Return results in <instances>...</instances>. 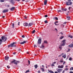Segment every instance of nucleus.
<instances>
[{"label":"nucleus","instance_id":"nucleus-10","mask_svg":"<svg viewBox=\"0 0 73 73\" xmlns=\"http://www.w3.org/2000/svg\"><path fill=\"white\" fill-rule=\"evenodd\" d=\"M58 68H64V65H61V66L58 65Z\"/></svg>","mask_w":73,"mask_h":73},{"label":"nucleus","instance_id":"nucleus-46","mask_svg":"<svg viewBox=\"0 0 73 73\" xmlns=\"http://www.w3.org/2000/svg\"><path fill=\"white\" fill-rule=\"evenodd\" d=\"M62 46H59V49H62Z\"/></svg>","mask_w":73,"mask_h":73},{"label":"nucleus","instance_id":"nucleus-50","mask_svg":"<svg viewBox=\"0 0 73 73\" xmlns=\"http://www.w3.org/2000/svg\"><path fill=\"white\" fill-rule=\"evenodd\" d=\"M18 50H19V51H21V49H20V48Z\"/></svg>","mask_w":73,"mask_h":73},{"label":"nucleus","instance_id":"nucleus-20","mask_svg":"<svg viewBox=\"0 0 73 73\" xmlns=\"http://www.w3.org/2000/svg\"><path fill=\"white\" fill-rule=\"evenodd\" d=\"M34 67L36 69H37V67H38L37 64L35 65H34Z\"/></svg>","mask_w":73,"mask_h":73},{"label":"nucleus","instance_id":"nucleus-61","mask_svg":"<svg viewBox=\"0 0 73 73\" xmlns=\"http://www.w3.org/2000/svg\"><path fill=\"white\" fill-rule=\"evenodd\" d=\"M20 0H16V1H20Z\"/></svg>","mask_w":73,"mask_h":73},{"label":"nucleus","instance_id":"nucleus-51","mask_svg":"<svg viewBox=\"0 0 73 73\" xmlns=\"http://www.w3.org/2000/svg\"><path fill=\"white\" fill-rule=\"evenodd\" d=\"M38 9L39 11H40V10H41V9L40 8H39Z\"/></svg>","mask_w":73,"mask_h":73},{"label":"nucleus","instance_id":"nucleus-22","mask_svg":"<svg viewBox=\"0 0 73 73\" xmlns=\"http://www.w3.org/2000/svg\"><path fill=\"white\" fill-rule=\"evenodd\" d=\"M64 36H61L60 38V40H62V39L63 38H64Z\"/></svg>","mask_w":73,"mask_h":73},{"label":"nucleus","instance_id":"nucleus-57","mask_svg":"<svg viewBox=\"0 0 73 73\" xmlns=\"http://www.w3.org/2000/svg\"><path fill=\"white\" fill-rule=\"evenodd\" d=\"M38 73H40V71L39 70L38 71Z\"/></svg>","mask_w":73,"mask_h":73},{"label":"nucleus","instance_id":"nucleus-11","mask_svg":"<svg viewBox=\"0 0 73 73\" xmlns=\"http://www.w3.org/2000/svg\"><path fill=\"white\" fill-rule=\"evenodd\" d=\"M23 25L24 26H25V27H27V26L28 25V23H24L23 24Z\"/></svg>","mask_w":73,"mask_h":73},{"label":"nucleus","instance_id":"nucleus-44","mask_svg":"<svg viewBox=\"0 0 73 73\" xmlns=\"http://www.w3.org/2000/svg\"><path fill=\"white\" fill-rule=\"evenodd\" d=\"M48 17V15H46L44 16V17Z\"/></svg>","mask_w":73,"mask_h":73},{"label":"nucleus","instance_id":"nucleus-4","mask_svg":"<svg viewBox=\"0 0 73 73\" xmlns=\"http://www.w3.org/2000/svg\"><path fill=\"white\" fill-rule=\"evenodd\" d=\"M72 4V2L68 1L66 2V5H71Z\"/></svg>","mask_w":73,"mask_h":73},{"label":"nucleus","instance_id":"nucleus-35","mask_svg":"<svg viewBox=\"0 0 73 73\" xmlns=\"http://www.w3.org/2000/svg\"><path fill=\"white\" fill-rule=\"evenodd\" d=\"M28 62L29 63V65H30L31 63V62H30V61L29 60H28Z\"/></svg>","mask_w":73,"mask_h":73},{"label":"nucleus","instance_id":"nucleus-34","mask_svg":"<svg viewBox=\"0 0 73 73\" xmlns=\"http://www.w3.org/2000/svg\"><path fill=\"white\" fill-rule=\"evenodd\" d=\"M73 70V67L71 68L70 69V70Z\"/></svg>","mask_w":73,"mask_h":73},{"label":"nucleus","instance_id":"nucleus-18","mask_svg":"<svg viewBox=\"0 0 73 73\" xmlns=\"http://www.w3.org/2000/svg\"><path fill=\"white\" fill-rule=\"evenodd\" d=\"M15 9V7H13L11 8V10L12 11H13Z\"/></svg>","mask_w":73,"mask_h":73},{"label":"nucleus","instance_id":"nucleus-19","mask_svg":"<svg viewBox=\"0 0 73 73\" xmlns=\"http://www.w3.org/2000/svg\"><path fill=\"white\" fill-rule=\"evenodd\" d=\"M68 19L67 20H70V17L69 16H67L66 17Z\"/></svg>","mask_w":73,"mask_h":73},{"label":"nucleus","instance_id":"nucleus-49","mask_svg":"<svg viewBox=\"0 0 73 73\" xmlns=\"http://www.w3.org/2000/svg\"><path fill=\"white\" fill-rule=\"evenodd\" d=\"M10 46L11 47V44H10V45H9L8 46V48H9L10 47Z\"/></svg>","mask_w":73,"mask_h":73},{"label":"nucleus","instance_id":"nucleus-31","mask_svg":"<svg viewBox=\"0 0 73 73\" xmlns=\"http://www.w3.org/2000/svg\"><path fill=\"white\" fill-rule=\"evenodd\" d=\"M12 28H14V26H15V24H14V23H13L12 25Z\"/></svg>","mask_w":73,"mask_h":73},{"label":"nucleus","instance_id":"nucleus-9","mask_svg":"<svg viewBox=\"0 0 73 73\" xmlns=\"http://www.w3.org/2000/svg\"><path fill=\"white\" fill-rule=\"evenodd\" d=\"M33 23H30L28 24V27H31L32 25H33Z\"/></svg>","mask_w":73,"mask_h":73},{"label":"nucleus","instance_id":"nucleus-14","mask_svg":"<svg viewBox=\"0 0 73 73\" xmlns=\"http://www.w3.org/2000/svg\"><path fill=\"white\" fill-rule=\"evenodd\" d=\"M11 3L12 4L14 5V4H15V2H14L13 0H11Z\"/></svg>","mask_w":73,"mask_h":73},{"label":"nucleus","instance_id":"nucleus-2","mask_svg":"<svg viewBox=\"0 0 73 73\" xmlns=\"http://www.w3.org/2000/svg\"><path fill=\"white\" fill-rule=\"evenodd\" d=\"M19 62H20V61H16V60L15 59H14L11 62L12 64H13H13H15V65H17V63H19Z\"/></svg>","mask_w":73,"mask_h":73},{"label":"nucleus","instance_id":"nucleus-17","mask_svg":"<svg viewBox=\"0 0 73 73\" xmlns=\"http://www.w3.org/2000/svg\"><path fill=\"white\" fill-rule=\"evenodd\" d=\"M44 48V44H42V46L40 47V48Z\"/></svg>","mask_w":73,"mask_h":73},{"label":"nucleus","instance_id":"nucleus-42","mask_svg":"<svg viewBox=\"0 0 73 73\" xmlns=\"http://www.w3.org/2000/svg\"><path fill=\"white\" fill-rule=\"evenodd\" d=\"M68 51H67L68 52H70V48H68Z\"/></svg>","mask_w":73,"mask_h":73},{"label":"nucleus","instance_id":"nucleus-25","mask_svg":"<svg viewBox=\"0 0 73 73\" xmlns=\"http://www.w3.org/2000/svg\"><path fill=\"white\" fill-rule=\"evenodd\" d=\"M44 43H45V44H48V42L46 40H45L44 41Z\"/></svg>","mask_w":73,"mask_h":73},{"label":"nucleus","instance_id":"nucleus-32","mask_svg":"<svg viewBox=\"0 0 73 73\" xmlns=\"http://www.w3.org/2000/svg\"><path fill=\"white\" fill-rule=\"evenodd\" d=\"M0 2L1 3L4 2V0H0Z\"/></svg>","mask_w":73,"mask_h":73},{"label":"nucleus","instance_id":"nucleus-45","mask_svg":"<svg viewBox=\"0 0 73 73\" xmlns=\"http://www.w3.org/2000/svg\"><path fill=\"white\" fill-rule=\"evenodd\" d=\"M68 70V68H66L65 69V70Z\"/></svg>","mask_w":73,"mask_h":73},{"label":"nucleus","instance_id":"nucleus-38","mask_svg":"<svg viewBox=\"0 0 73 73\" xmlns=\"http://www.w3.org/2000/svg\"><path fill=\"white\" fill-rule=\"evenodd\" d=\"M7 68H8V69H9V68H10V67L9 66H7Z\"/></svg>","mask_w":73,"mask_h":73},{"label":"nucleus","instance_id":"nucleus-8","mask_svg":"<svg viewBox=\"0 0 73 73\" xmlns=\"http://www.w3.org/2000/svg\"><path fill=\"white\" fill-rule=\"evenodd\" d=\"M72 44H70L69 45H68V47H69V48H73V42H72Z\"/></svg>","mask_w":73,"mask_h":73},{"label":"nucleus","instance_id":"nucleus-12","mask_svg":"<svg viewBox=\"0 0 73 73\" xmlns=\"http://www.w3.org/2000/svg\"><path fill=\"white\" fill-rule=\"evenodd\" d=\"M27 42V41H25L22 42H21V43H20V44H25V43H26Z\"/></svg>","mask_w":73,"mask_h":73},{"label":"nucleus","instance_id":"nucleus-13","mask_svg":"<svg viewBox=\"0 0 73 73\" xmlns=\"http://www.w3.org/2000/svg\"><path fill=\"white\" fill-rule=\"evenodd\" d=\"M58 23V21L55 22L54 23L55 25H57V26L58 25H59L58 24H57V23Z\"/></svg>","mask_w":73,"mask_h":73},{"label":"nucleus","instance_id":"nucleus-54","mask_svg":"<svg viewBox=\"0 0 73 73\" xmlns=\"http://www.w3.org/2000/svg\"><path fill=\"white\" fill-rule=\"evenodd\" d=\"M60 33H61V34H62V35H63V33L62 32H60Z\"/></svg>","mask_w":73,"mask_h":73},{"label":"nucleus","instance_id":"nucleus-3","mask_svg":"<svg viewBox=\"0 0 73 73\" xmlns=\"http://www.w3.org/2000/svg\"><path fill=\"white\" fill-rule=\"evenodd\" d=\"M17 43L16 42H13V43L10 44L11 47V48L14 47H16V46L15 45V44H16Z\"/></svg>","mask_w":73,"mask_h":73},{"label":"nucleus","instance_id":"nucleus-15","mask_svg":"<svg viewBox=\"0 0 73 73\" xmlns=\"http://www.w3.org/2000/svg\"><path fill=\"white\" fill-rule=\"evenodd\" d=\"M5 60H8V59H9V57L5 56Z\"/></svg>","mask_w":73,"mask_h":73},{"label":"nucleus","instance_id":"nucleus-23","mask_svg":"<svg viewBox=\"0 0 73 73\" xmlns=\"http://www.w3.org/2000/svg\"><path fill=\"white\" fill-rule=\"evenodd\" d=\"M64 62V60H63V59H61L60 60V62Z\"/></svg>","mask_w":73,"mask_h":73},{"label":"nucleus","instance_id":"nucleus-21","mask_svg":"<svg viewBox=\"0 0 73 73\" xmlns=\"http://www.w3.org/2000/svg\"><path fill=\"white\" fill-rule=\"evenodd\" d=\"M48 72H49V73H54V72H53V71L51 70H49L48 71Z\"/></svg>","mask_w":73,"mask_h":73},{"label":"nucleus","instance_id":"nucleus-29","mask_svg":"<svg viewBox=\"0 0 73 73\" xmlns=\"http://www.w3.org/2000/svg\"><path fill=\"white\" fill-rule=\"evenodd\" d=\"M35 33V30H34L32 32V33H33V34L34 33Z\"/></svg>","mask_w":73,"mask_h":73},{"label":"nucleus","instance_id":"nucleus-60","mask_svg":"<svg viewBox=\"0 0 73 73\" xmlns=\"http://www.w3.org/2000/svg\"><path fill=\"white\" fill-rule=\"evenodd\" d=\"M16 52H14L13 53V54H16Z\"/></svg>","mask_w":73,"mask_h":73},{"label":"nucleus","instance_id":"nucleus-43","mask_svg":"<svg viewBox=\"0 0 73 73\" xmlns=\"http://www.w3.org/2000/svg\"><path fill=\"white\" fill-rule=\"evenodd\" d=\"M34 48H36V47H37V46L35 44L34 45Z\"/></svg>","mask_w":73,"mask_h":73},{"label":"nucleus","instance_id":"nucleus-36","mask_svg":"<svg viewBox=\"0 0 73 73\" xmlns=\"http://www.w3.org/2000/svg\"><path fill=\"white\" fill-rule=\"evenodd\" d=\"M44 23L46 24L47 23H48V21H47L46 20L44 21Z\"/></svg>","mask_w":73,"mask_h":73},{"label":"nucleus","instance_id":"nucleus-40","mask_svg":"<svg viewBox=\"0 0 73 73\" xmlns=\"http://www.w3.org/2000/svg\"><path fill=\"white\" fill-rule=\"evenodd\" d=\"M51 66H54V64H52L51 65Z\"/></svg>","mask_w":73,"mask_h":73},{"label":"nucleus","instance_id":"nucleus-33","mask_svg":"<svg viewBox=\"0 0 73 73\" xmlns=\"http://www.w3.org/2000/svg\"><path fill=\"white\" fill-rule=\"evenodd\" d=\"M69 60L70 61H72V58L70 57L69 58Z\"/></svg>","mask_w":73,"mask_h":73},{"label":"nucleus","instance_id":"nucleus-58","mask_svg":"<svg viewBox=\"0 0 73 73\" xmlns=\"http://www.w3.org/2000/svg\"><path fill=\"white\" fill-rule=\"evenodd\" d=\"M27 54H29V52H27Z\"/></svg>","mask_w":73,"mask_h":73},{"label":"nucleus","instance_id":"nucleus-41","mask_svg":"<svg viewBox=\"0 0 73 73\" xmlns=\"http://www.w3.org/2000/svg\"><path fill=\"white\" fill-rule=\"evenodd\" d=\"M55 19H56V20H58V18L57 17H55Z\"/></svg>","mask_w":73,"mask_h":73},{"label":"nucleus","instance_id":"nucleus-47","mask_svg":"<svg viewBox=\"0 0 73 73\" xmlns=\"http://www.w3.org/2000/svg\"><path fill=\"white\" fill-rule=\"evenodd\" d=\"M22 37L23 38H24L25 37V36L24 35H22Z\"/></svg>","mask_w":73,"mask_h":73},{"label":"nucleus","instance_id":"nucleus-27","mask_svg":"<svg viewBox=\"0 0 73 73\" xmlns=\"http://www.w3.org/2000/svg\"><path fill=\"white\" fill-rule=\"evenodd\" d=\"M65 45V43H63L61 44V46H64Z\"/></svg>","mask_w":73,"mask_h":73},{"label":"nucleus","instance_id":"nucleus-5","mask_svg":"<svg viewBox=\"0 0 73 73\" xmlns=\"http://www.w3.org/2000/svg\"><path fill=\"white\" fill-rule=\"evenodd\" d=\"M56 70L58 73H61L62 72V69L60 68H57Z\"/></svg>","mask_w":73,"mask_h":73},{"label":"nucleus","instance_id":"nucleus-56","mask_svg":"<svg viewBox=\"0 0 73 73\" xmlns=\"http://www.w3.org/2000/svg\"><path fill=\"white\" fill-rule=\"evenodd\" d=\"M70 73H73V72H72V71H70Z\"/></svg>","mask_w":73,"mask_h":73},{"label":"nucleus","instance_id":"nucleus-62","mask_svg":"<svg viewBox=\"0 0 73 73\" xmlns=\"http://www.w3.org/2000/svg\"><path fill=\"white\" fill-rule=\"evenodd\" d=\"M54 73H58V72H57V71H55L54 72Z\"/></svg>","mask_w":73,"mask_h":73},{"label":"nucleus","instance_id":"nucleus-55","mask_svg":"<svg viewBox=\"0 0 73 73\" xmlns=\"http://www.w3.org/2000/svg\"><path fill=\"white\" fill-rule=\"evenodd\" d=\"M55 31H58V30H57V29L55 28Z\"/></svg>","mask_w":73,"mask_h":73},{"label":"nucleus","instance_id":"nucleus-30","mask_svg":"<svg viewBox=\"0 0 73 73\" xmlns=\"http://www.w3.org/2000/svg\"><path fill=\"white\" fill-rule=\"evenodd\" d=\"M58 12H62V11L60 10H58Z\"/></svg>","mask_w":73,"mask_h":73},{"label":"nucleus","instance_id":"nucleus-59","mask_svg":"<svg viewBox=\"0 0 73 73\" xmlns=\"http://www.w3.org/2000/svg\"><path fill=\"white\" fill-rule=\"evenodd\" d=\"M64 72H65V70H64L63 71L62 73H64Z\"/></svg>","mask_w":73,"mask_h":73},{"label":"nucleus","instance_id":"nucleus-1","mask_svg":"<svg viewBox=\"0 0 73 73\" xmlns=\"http://www.w3.org/2000/svg\"><path fill=\"white\" fill-rule=\"evenodd\" d=\"M1 39H0V45H1L3 42V41L5 42L7 40V38L5 36H2L1 37Z\"/></svg>","mask_w":73,"mask_h":73},{"label":"nucleus","instance_id":"nucleus-53","mask_svg":"<svg viewBox=\"0 0 73 73\" xmlns=\"http://www.w3.org/2000/svg\"><path fill=\"white\" fill-rule=\"evenodd\" d=\"M61 56H62V54H60V55H59L58 56V57H61Z\"/></svg>","mask_w":73,"mask_h":73},{"label":"nucleus","instance_id":"nucleus-6","mask_svg":"<svg viewBox=\"0 0 73 73\" xmlns=\"http://www.w3.org/2000/svg\"><path fill=\"white\" fill-rule=\"evenodd\" d=\"M41 39L39 38L38 39V44H41Z\"/></svg>","mask_w":73,"mask_h":73},{"label":"nucleus","instance_id":"nucleus-24","mask_svg":"<svg viewBox=\"0 0 73 73\" xmlns=\"http://www.w3.org/2000/svg\"><path fill=\"white\" fill-rule=\"evenodd\" d=\"M41 69L42 72H44V71H45L44 68H41Z\"/></svg>","mask_w":73,"mask_h":73},{"label":"nucleus","instance_id":"nucleus-64","mask_svg":"<svg viewBox=\"0 0 73 73\" xmlns=\"http://www.w3.org/2000/svg\"><path fill=\"white\" fill-rule=\"evenodd\" d=\"M2 17H3V18H5V16H3Z\"/></svg>","mask_w":73,"mask_h":73},{"label":"nucleus","instance_id":"nucleus-39","mask_svg":"<svg viewBox=\"0 0 73 73\" xmlns=\"http://www.w3.org/2000/svg\"><path fill=\"white\" fill-rule=\"evenodd\" d=\"M65 40H64L63 41H62V42H63V43H65Z\"/></svg>","mask_w":73,"mask_h":73},{"label":"nucleus","instance_id":"nucleus-26","mask_svg":"<svg viewBox=\"0 0 73 73\" xmlns=\"http://www.w3.org/2000/svg\"><path fill=\"white\" fill-rule=\"evenodd\" d=\"M68 37H70L71 38H73V36H72L69 35Z\"/></svg>","mask_w":73,"mask_h":73},{"label":"nucleus","instance_id":"nucleus-63","mask_svg":"<svg viewBox=\"0 0 73 73\" xmlns=\"http://www.w3.org/2000/svg\"><path fill=\"white\" fill-rule=\"evenodd\" d=\"M62 11H64V9L63 8H62Z\"/></svg>","mask_w":73,"mask_h":73},{"label":"nucleus","instance_id":"nucleus-16","mask_svg":"<svg viewBox=\"0 0 73 73\" xmlns=\"http://www.w3.org/2000/svg\"><path fill=\"white\" fill-rule=\"evenodd\" d=\"M47 1H48V0H45V1H44V5H46Z\"/></svg>","mask_w":73,"mask_h":73},{"label":"nucleus","instance_id":"nucleus-7","mask_svg":"<svg viewBox=\"0 0 73 73\" xmlns=\"http://www.w3.org/2000/svg\"><path fill=\"white\" fill-rule=\"evenodd\" d=\"M8 11H9V10L8 9H7L6 10L5 9L3 11L2 13H6V12H8Z\"/></svg>","mask_w":73,"mask_h":73},{"label":"nucleus","instance_id":"nucleus-52","mask_svg":"<svg viewBox=\"0 0 73 73\" xmlns=\"http://www.w3.org/2000/svg\"><path fill=\"white\" fill-rule=\"evenodd\" d=\"M65 63H66V62H65L64 61V62L63 63V65H64V64H65Z\"/></svg>","mask_w":73,"mask_h":73},{"label":"nucleus","instance_id":"nucleus-28","mask_svg":"<svg viewBox=\"0 0 73 73\" xmlns=\"http://www.w3.org/2000/svg\"><path fill=\"white\" fill-rule=\"evenodd\" d=\"M62 57H64V58H66V54H64V56H62Z\"/></svg>","mask_w":73,"mask_h":73},{"label":"nucleus","instance_id":"nucleus-37","mask_svg":"<svg viewBox=\"0 0 73 73\" xmlns=\"http://www.w3.org/2000/svg\"><path fill=\"white\" fill-rule=\"evenodd\" d=\"M29 70H27L26 71L25 73H27V72H29Z\"/></svg>","mask_w":73,"mask_h":73},{"label":"nucleus","instance_id":"nucleus-48","mask_svg":"<svg viewBox=\"0 0 73 73\" xmlns=\"http://www.w3.org/2000/svg\"><path fill=\"white\" fill-rule=\"evenodd\" d=\"M67 10V9H64V11H66Z\"/></svg>","mask_w":73,"mask_h":73}]
</instances>
